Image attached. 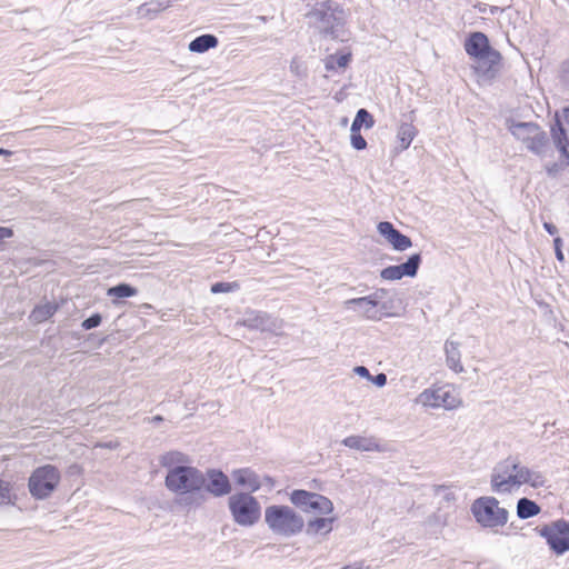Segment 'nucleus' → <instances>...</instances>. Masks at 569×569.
Wrapping results in <instances>:
<instances>
[{
  "mask_svg": "<svg viewBox=\"0 0 569 569\" xmlns=\"http://www.w3.org/2000/svg\"><path fill=\"white\" fill-rule=\"evenodd\" d=\"M160 465L167 469L166 488L179 496L200 493L206 485V476L198 468L189 465V457L180 451H169L160 457Z\"/></svg>",
  "mask_w": 569,
  "mask_h": 569,
  "instance_id": "obj_1",
  "label": "nucleus"
},
{
  "mask_svg": "<svg viewBox=\"0 0 569 569\" xmlns=\"http://www.w3.org/2000/svg\"><path fill=\"white\" fill-rule=\"evenodd\" d=\"M309 22L326 38L346 41L345 12L338 4L327 1L307 14Z\"/></svg>",
  "mask_w": 569,
  "mask_h": 569,
  "instance_id": "obj_2",
  "label": "nucleus"
},
{
  "mask_svg": "<svg viewBox=\"0 0 569 569\" xmlns=\"http://www.w3.org/2000/svg\"><path fill=\"white\" fill-rule=\"evenodd\" d=\"M264 521L269 529L280 536L292 537L305 527L303 518L284 505H271L264 510Z\"/></svg>",
  "mask_w": 569,
  "mask_h": 569,
  "instance_id": "obj_3",
  "label": "nucleus"
},
{
  "mask_svg": "<svg viewBox=\"0 0 569 569\" xmlns=\"http://www.w3.org/2000/svg\"><path fill=\"white\" fill-rule=\"evenodd\" d=\"M509 131L528 151L538 157H545L550 149L549 137L537 122H512Z\"/></svg>",
  "mask_w": 569,
  "mask_h": 569,
  "instance_id": "obj_4",
  "label": "nucleus"
},
{
  "mask_svg": "<svg viewBox=\"0 0 569 569\" xmlns=\"http://www.w3.org/2000/svg\"><path fill=\"white\" fill-rule=\"evenodd\" d=\"M470 510L477 523L483 528L503 527L508 522V510L500 507L499 501L491 496L477 498Z\"/></svg>",
  "mask_w": 569,
  "mask_h": 569,
  "instance_id": "obj_5",
  "label": "nucleus"
},
{
  "mask_svg": "<svg viewBox=\"0 0 569 569\" xmlns=\"http://www.w3.org/2000/svg\"><path fill=\"white\" fill-rule=\"evenodd\" d=\"M228 506L233 521L239 526L251 527L261 517V506L249 492H238L230 496Z\"/></svg>",
  "mask_w": 569,
  "mask_h": 569,
  "instance_id": "obj_6",
  "label": "nucleus"
},
{
  "mask_svg": "<svg viewBox=\"0 0 569 569\" xmlns=\"http://www.w3.org/2000/svg\"><path fill=\"white\" fill-rule=\"evenodd\" d=\"M386 295L387 290L380 288L369 296L348 299L345 301V306L348 309L353 308L368 320L377 321L380 320L382 316H390L387 311V305L381 302Z\"/></svg>",
  "mask_w": 569,
  "mask_h": 569,
  "instance_id": "obj_7",
  "label": "nucleus"
},
{
  "mask_svg": "<svg viewBox=\"0 0 569 569\" xmlns=\"http://www.w3.org/2000/svg\"><path fill=\"white\" fill-rule=\"evenodd\" d=\"M59 481L60 472L57 467L52 465L38 467L29 478V491L36 499H46L54 491Z\"/></svg>",
  "mask_w": 569,
  "mask_h": 569,
  "instance_id": "obj_8",
  "label": "nucleus"
},
{
  "mask_svg": "<svg viewBox=\"0 0 569 569\" xmlns=\"http://www.w3.org/2000/svg\"><path fill=\"white\" fill-rule=\"evenodd\" d=\"M290 501L303 512L330 515L333 511L332 501L317 492L296 489L290 493Z\"/></svg>",
  "mask_w": 569,
  "mask_h": 569,
  "instance_id": "obj_9",
  "label": "nucleus"
},
{
  "mask_svg": "<svg viewBox=\"0 0 569 569\" xmlns=\"http://www.w3.org/2000/svg\"><path fill=\"white\" fill-rule=\"evenodd\" d=\"M556 555L569 551V521L558 519L536 529Z\"/></svg>",
  "mask_w": 569,
  "mask_h": 569,
  "instance_id": "obj_10",
  "label": "nucleus"
},
{
  "mask_svg": "<svg viewBox=\"0 0 569 569\" xmlns=\"http://www.w3.org/2000/svg\"><path fill=\"white\" fill-rule=\"evenodd\" d=\"M417 402L431 408H445L448 410L461 406V399L449 387L429 388L417 398Z\"/></svg>",
  "mask_w": 569,
  "mask_h": 569,
  "instance_id": "obj_11",
  "label": "nucleus"
},
{
  "mask_svg": "<svg viewBox=\"0 0 569 569\" xmlns=\"http://www.w3.org/2000/svg\"><path fill=\"white\" fill-rule=\"evenodd\" d=\"M465 50L471 58L487 60L490 64H497L501 59V54L491 48L488 37L480 31L469 34L465 41Z\"/></svg>",
  "mask_w": 569,
  "mask_h": 569,
  "instance_id": "obj_12",
  "label": "nucleus"
},
{
  "mask_svg": "<svg viewBox=\"0 0 569 569\" xmlns=\"http://www.w3.org/2000/svg\"><path fill=\"white\" fill-rule=\"evenodd\" d=\"M520 478L521 475L517 478V475L508 471V466L500 461L493 468L490 477L491 490L497 493H511L523 485Z\"/></svg>",
  "mask_w": 569,
  "mask_h": 569,
  "instance_id": "obj_13",
  "label": "nucleus"
},
{
  "mask_svg": "<svg viewBox=\"0 0 569 569\" xmlns=\"http://www.w3.org/2000/svg\"><path fill=\"white\" fill-rule=\"evenodd\" d=\"M502 462L508 466V471L513 475H517V478L521 475V482L523 485H529L532 488H541L546 486V478L540 471H535L529 469L527 466L522 465L517 458L509 457Z\"/></svg>",
  "mask_w": 569,
  "mask_h": 569,
  "instance_id": "obj_14",
  "label": "nucleus"
},
{
  "mask_svg": "<svg viewBox=\"0 0 569 569\" xmlns=\"http://www.w3.org/2000/svg\"><path fill=\"white\" fill-rule=\"evenodd\" d=\"M204 476L207 480L203 490L208 493L213 497H223L231 492V482L220 469H208Z\"/></svg>",
  "mask_w": 569,
  "mask_h": 569,
  "instance_id": "obj_15",
  "label": "nucleus"
},
{
  "mask_svg": "<svg viewBox=\"0 0 569 569\" xmlns=\"http://www.w3.org/2000/svg\"><path fill=\"white\" fill-rule=\"evenodd\" d=\"M378 232L397 251H405L412 246L411 239L400 232L391 222L381 221L377 226Z\"/></svg>",
  "mask_w": 569,
  "mask_h": 569,
  "instance_id": "obj_16",
  "label": "nucleus"
},
{
  "mask_svg": "<svg viewBox=\"0 0 569 569\" xmlns=\"http://www.w3.org/2000/svg\"><path fill=\"white\" fill-rule=\"evenodd\" d=\"M242 325L250 329L270 332L279 329L277 319L263 311H247L242 319Z\"/></svg>",
  "mask_w": 569,
  "mask_h": 569,
  "instance_id": "obj_17",
  "label": "nucleus"
},
{
  "mask_svg": "<svg viewBox=\"0 0 569 569\" xmlns=\"http://www.w3.org/2000/svg\"><path fill=\"white\" fill-rule=\"evenodd\" d=\"M232 478L237 485L248 488L250 492H256L261 487L259 476L249 468L233 470Z\"/></svg>",
  "mask_w": 569,
  "mask_h": 569,
  "instance_id": "obj_18",
  "label": "nucleus"
},
{
  "mask_svg": "<svg viewBox=\"0 0 569 569\" xmlns=\"http://www.w3.org/2000/svg\"><path fill=\"white\" fill-rule=\"evenodd\" d=\"M342 445L358 451H381L380 445L372 437L349 436L342 440Z\"/></svg>",
  "mask_w": 569,
  "mask_h": 569,
  "instance_id": "obj_19",
  "label": "nucleus"
},
{
  "mask_svg": "<svg viewBox=\"0 0 569 569\" xmlns=\"http://www.w3.org/2000/svg\"><path fill=\"white\" fill-rule=\"evenodd\" d=\"M335 517H318L311 519L307 522L306 535L308 536H317V535H328L333 529Z\"/></svg>",
  "mask_w": 569,
  "mask_h": 569,
  "instance_id": "obj_20",
  "label": "nucleus"
},
{
  "mask_svg": "<svg viewBox=\"0 0 569 569\" xmlns=\"http://www.w3.org/2000/svg\"><path fill=\"white\" fill-rule=\"evenodd\" d=\"M445 352H446V363L448 368L459 373L463 371V366L461 363V353L459 351V343L447 340L445 343Z\"/></svg>",
  "mask_w": 569,
  "mask_h": 569,
  "instance_id": "obj_21",
  "label": "nucleus"
},
{
  "mask_svg": "<svg viewBox=\"0 0 569 569\" xmlns=\"http://www.w3.org/2000/svg\"><path fill=\"white\" fill-rule=\"evenodd\" d=\"M219 40L214 34L206 33L196 37L192 41H190L188 49L191 52L196 53H204L210 49H214L218 47Z\"/></svg>",
  "mask_w": 569,
  "mask_h": 569,
  "instance_id": "obj_22",
  "label": "nucleus"
},
{
  "mask_svg": "<svg viewBox=\"0 0 569 569\" xmlns=\"http://www.w3.org/2000/svg\"><path fill=\"white\" fill-rule=\"evenodd\" d=\"M540 511V506L529 498L522 497L517 501V516L519 519L532 518L539 515Z\"/></svg>",
  "mask_w": 569,
  "mask_h": 569,
  "instance_id": "obj_23",
  "label": "nucleus"
},
{
  "mask_svg": "<svg viewBox=\"0 0 569 569\" xmlns=\"http://www.w3.org/2000/svg\"><path fill=\"white\" fill-rule=\"evenodd\" d=\"M417 134V129L412 123L403 122L399 126L397 132V139L399 142L400 150H406L410 147L412 140Z\"/></svg>",
  "mask_w": 569,
  "mask_h": 569,
  "instance_id": "obj_24",
  "label": "nucleus"
},
{
  "mask_svg": "<svg viewBox=\"0 0 569 569\" xmlns=\"http://www.w3.org/2000/svg\"><path fill=\"white\" fill-rule=\"evenodd\" d=\"M550 136L556 148L569 144V139L567 137L566 129L558 114L555 116L553 123L550 127Z\"/></svg>",
  "mask_w": 569,
  "mask_h": 569,
  "instance_id": "obj_25",
  "label": "nucleus"
},
{
  "mask_svg": "<svg viewBox=\"0 0 569 569\" xmlns=\"http://www.w3.org/2000/svg\"><path fill=\"white\" fill-rule=\"evenodd\" d=\"M422 257L421 253L411 254L406 262L396 264L400 270V276L403 277H415L419 270L421 264Z\"/></svg>",
  "mask_w": 569,
  "mask_h": 569,
  "instance_id": "obj_26",
  "label": "nucleus"
},
{
  "mask_svg": "<svg viewBox=\"0 0 569 569\" xmlns=\"http://www.w3.org/2000/svg\"><path fill=\"white\" fill-rule=\"evenodd\" d=\"M57 310L58 306L56 303L46 302L43 305L37 306L32 310L30 318L36 322H43L52 317Z\"/></svg>",
  "mask_w": 569,
  "mask_h": 569,
  "instance_id": "obj_27",
  "label": "nucleus"
},
{
  "mask_svg": "<svg viewBox=\"0 0 569 569\" xmlns=\"http://www.w3.org/2000/svg\"><path fill=\"white\" fill-rule=\"evenodd\" d=\"M375 120L371 113L367 109H359L351 123L350 132L360 131L361 127L365 126L367 129L372 128Z\"/></svg>",
  "mask_w": 569,
  "mask_h": 569,
  "instance_id": "obj_28",
  "label": "nucleus"
},
{
  "mask_svg": "<svg viewBox=\"0 0 569 569\" xmlns=\"http://www.w3.org/2000/svg\"><path fill=\"white\" fill-rule=\"evenodd\" d=\"M138 293L137 288L132 287L129 283H119L117 286L110 287L107 290V296L114 298H130Z\"/></svg>",
  "mask_w": 569,
  "mask_h": 569,
  "instance_id": "obj_29",
  "label": "nucleus"
},
{
  "mask_svg": "<svg viewBox=\"0 0 569 569\" xmlns=\"http://www.w3.org/2000/svg\"><path fill=\"white\" fill-rule=\"evenodd\" d=\"M351 60L350 53L331 54L326 60V69L333 70L336 67L346 68Z\"/></svg>",
  "mask_w": 569,
  "mask_h": 569,
  "instance_id": "obj_30",
  "label": "nucleus"
},
{
  "mask_svg": "<svg viewBox=\"0 0 569 569\" xmlns=\"http://www.w3.org/2000/svg\"><path fill=\"white\" fill-rule=\"evenodd\" d=\"M11 489L12 487L9 481L0 479V506L13 505Z\"/></svg>",
  "mask_w": 569,
  "mask_h": 569,
  "instance_id": "obj_31",
  "label": "nucleus"
},
{
  "mask_svg": "<svg viewBox=\"0 0 569 569\" xmlns=\"http://www.w3.org/2000/svg\"><path fill=\"white\" fill-rule=\"evenodd\" d=\"M240 288V284L236 281L233 282H216L211 286L212 293H224V292H233Z\"/></svg>",
  "mask_w": 569,
  "mask_h": 569,
  "instance_id": "obj_32",
  "label": "nucleus"
},
{
  "mask_svg": "<svg viewBox=\"0 0 569 569\" xmlns=\"http://www.w3.org/2000/svg\"><path fill=\"white\" fill-rule=\"evenodd\" d=\"M380 277L385 280H390V281L402 279V277L400 276V270L398 269V267L396 264L388 266V267L383 268L380 272Z\"/></svg>",
  "mask_w": 569,
  "mask_h": 569,
  "instance_id": "obj_33",
  "label": "nucleus"
},
{
  "mask_svg": "<svg viewBox=\"0 0 569 569\" xmlns=\"http://www.w3.org/2000/svg\"><path fill=\"white\" fill-rule=\"evenodd\" d=\"M101 321H102L101 315L96 312V313H92L87 319H84L81 323V327L84 330H91V329L99 327L101 325Z\"/></svg>",
  "mask_w": 569,
  "mask_h": 569,
  "instance_id": "obj_34",
  "label": "nucleus"
},
{
  "mask_svg": "<svg viewBox=\"0 0 569 569\" xmlns=\"http://www.w3.org/2000/svg\"><path fill=\"white\" fill-rule=\"evenodd\" d=\"M351 146L356 150H363L367 148L366 139L360 134V131L351 132L350 134Z\"/></svg>",
  "mask_w": 569,
  "mask_h": 569,
  "instance_id": "obj_35",
  "label": "nucleus"
},
{
  "mask_svg": "<svg viewBox=\"0 0 569 569\" xmlns=\"http://www.w3.org/2000/svg\"><path fill=\"white\" fill-rule=\"evenodd\" d=\"M563 168H566V166L562 164L560 161L551 162L545 166L546 173L550 178H556Z\"/></svg>",
  "mask_w": 569,
  "mask_h": 569,
  "instance_id": "obj_36",
  "label": "nucleus"
},
{
  "mask_svg": "<svg viewBox=\"0 0 569 569\" xmlns=\"http://www.w3.org/2000/svg\"><path fill=\"white\" fill-rule=\"evenodd\" d=\"M555 254L558 261L563 262L565 256L562 252V239L560 237L553 238Z\"/></svg>",
  "mask_w": 569,
  "mask_h": 569,
  "instance_id": "obj_37",
  "label": "nucleus"
},
{
  "mask_svg": "<svg viewBox=\"0 0 569 569\" xmlns=\"http://www.w3.org/2000/svg\"><path fill=\"white\" fill-rule=\"evenodd\" d=\"M560 153V162L566 167L569 166V144L557 147Z\"/></svg>",
  "mask_w": 569,
  "mask_h": 569,
  "instance_id": "obj_38",
  "label": "nucleus"
},
{
  "mask_svg": "<svg viewBox=\"0 0 569 569\" xmlns=\"http://www.w3.org/2000/svg\"><path fill=\"white\" fill-rule=\"evenodd\" d=\"M370 380L372 381V383L380 388L387 385V376L382 372L376 375L375 377L371 376Z\"/></svg>",
  "mask_w": 569,
  "mask_h": 569,
  "instance_id": "obj_39",
  "label": "nucleus"
},
{
  "mask_svg": "<svg viewBox=\"0 0 569 569\" xmlns=\"http://www.w3.org/2000/svg\"><path fill=\"white\" fill-rule=\"evenodd\" d=\"M353 371H355L358 376H360V377H362V378H367V379H370V378H371L370 371H369V370H368V368H367V367H365V366H357V367L353 369Z\"/></svg>",
  "mask_w": 569,
  "mask_h": 569,
  "instance_id": "obj_40",
  "label": "nucleus"
},
{
  "mask_svg": "<svg viewBox=\"0 0 569 569\" xmlns=\"http://www.w3.org/2000/svg\"><path fill=\"white\" fill-rule=\"evenodd\" d=\"M12 236L13 231L11 228L0 226V242L4 239L11 238Z\"/></svg>",
  "mask_w": 569,
  "mask_h": 569,
  "instance_id": "obj_41",
  "label": "nucleus"
},
{
  "mask_svg": "<svg viewBox=\"0 0 569 569\" xmlns=\"http://www.w3.org/2000/svg\"><path fill=\"white\" fill-rule=\"evenodd\" d=\"M543 229L550 234L555 236L558 233L557 227L551 222H543Z\"/></svg>",
  "mask_w": 569,
  "mask_h": 569,
  "instance_id": "obj_42",
  "label": "nucleus"
},
{
  "mask_svg": "<svg viewBox=\"0 0 569 569\" xmlns=\"http://www.w3.org/2000/svg\"><path fill=\"white\" fill-rule=\"evenodd\" d=\"M563 118L567 124H569V106L563 108Z\"/></svg>",
  "mask_w": 569,
  "mask_h": 569,
  "instance_id": "obj_43",
  "label": "nucleus"
},
{
  "mask_svg": "<svg viewBox=\"0 0 569 569\" xmlns=\"http://www.w3.org/2000/svg\"><path fill=\"white\" fill-rule=\"evenodd\" d=\"M151 421H152L153 423H159V422L163 421V417H162V416H159V415H158V416H154V417H152Z\"/></svg>",
  "mask_w": 569,
  "mask_h": 569,
  "instance_id": "obj_44",
  "label": "nucleus"
},
{
  "mask_svg": "<svg viewBox=\"0 0 569 569\" xmlns=\"http://www.w3.org/2000/svg\"><path fill=\"white\" fill-rule=\"evenodd\" d=\"M12 152L10 150L0 148V156H10Z\"/></svg>",
  "mask_w": 569,
  "mask_h": 569,
  "instance_id": "obj_45",
  "label": "nucleus"
},
{
  "mask_svg": "<svg viewBox=\"0 0 569 569\" xmlns=\"http://www.w3.org/2000/svg\"><path fill=\"white\" fill-rule=\"evenodd\" d=\"M562 70L565 74H569V61L563 63Z\"/></svg>",
  "mask_w": 569,
  "mask_h": 569,
  "instance_id": "obj_46",
  "label": "nucleus"
}]
</instances>
